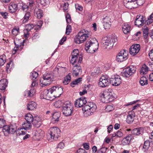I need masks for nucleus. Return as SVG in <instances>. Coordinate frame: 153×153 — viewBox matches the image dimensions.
I'll return each instance as SVG.
<instances>
[{"label":"nucleus","mask_w":153,"mask_h":153,"mask_svg":"<svg viewBox=\"0 0 153 153\" xmlns=\"http://www.w3.org/2000/svg\"><path fill=\"white\" fill-rule=\"evenodd\" d=\"M62 92L63 88L62 87L55 86L49 89L45 90L43 92V95L45 98H51L53 97H59Z\"/></svg>","instance_id":"nucleus-1"},{"label":"nucleus","mask_w":153,"mask_h":153,"mask_svg":"<svg viewBox=\"0 0 153 153\" xmlns=\"http://www.w3.org/2000/svg\"><path fill=\"white\" fill-rule=\"evenodd\" d=\"M99 44L96 39H91L87 41L85 43V50L88 53H93L97 51Z\"/></svg>","instance_id":"nucleus-2"},{"label":"nucleus","mask_w":153,"mask_h":153,"mask_svg":"<svg viewBox=\"0 0 153 153\" xmlns=\"http://www.w3.org/2000/svg\"><path fill=\"white\" fill-rule=\"evenodd\" d=\"M117 39L114 37H104L101 40L103 48L108 50L112 49L114 44L117 41Z\"/></svg>","instance_id":"nucleus-3"},{"label":"nucleus","mask_w":153,"mask_h":153,"mask_svg":"<svg viewBox=\"0 0 153 153\" xmlns=\"http://www.w3.org/2000/svg\"><path fill=\"white\" fill-rule=\"evenodd\" d=\"M60 131L57 127L51 128L47 135V138L48 140H51L52 139L56 140L60 136Z\"/></svg>","instance_id":"nucleus-4"},{"label":"nucleus","mask_w":153,"mask_h":153,"mask_svg":"<svg viewBox=\"0 0 153 153\" xmlns=\"http://www.w3.org/2000/svg\"><path fill=\"white\" fill-rule=\"evenodd\" d=\"M88 32L85 30L79 31L76 36L74 41L76 43L80 44L84 42L89 37Z\"/></svg>","instance_id":"nucleus-5"},{"label":"nucleus","mask_w":153,"mask_h":153,"mask_svg":"<svg viewBox=\"0 0 153 153\" xmlns=\"http://www.w3.org/2000/svg\"><path fill=\"white\" fill-rule=\"evenodd\" d=\"M102 102L108 103L114 100V97L112 93L109 90L103 91L100 94Z\"/></svg>","instance_id":"nucleus-6"},{"label":"nucleus","mask_w":153,"mask_h":153,"mask_svg":"<svg viewBox=\"0 0 153 153\" xmlns=\"http://www.w3.org/2000/svg\"><path fill=\"white\" fill-rule=\"evenodd\" d=\"M73 107L72 104L68 101H66L62 105L63 114L66 116H71L73 111Z\"/></svg>","instance_id":"nucleus-7"},{"label":"nucleus","mask_w":153,"mask_h":153,"mask_svg":"<svg viewBox=\"0 0 153 153\" xmlns=\"http://www.w3.org/2000/svg\"><path fill=\"white\" fill-rule=\"evenodd\" d=\"M52 75L50 74L45 73L44 74L40 80V86L43 87L50 85L52 82Z\"/></svg>","instance_id":"nucleus-8"},{"label":"nucleus","mask_w":153,"mask_h":153,"mask_svg":"<svg viewBox=\"0 0 153 153\" xmlns=\"http://www.w3.org/2000/svg\"><path fill=\"white\" fill-rule=\"evenodd\" d=\"M97 108L96 105L93 102H89L83 107V110L84 113L90 115L96 111Z\"/></svg>","instance_id":"nucleus-9"},{"label":"nucleus","mask_w":153,"mask_h":153,"mask_svg":"<svg viewBox=\"0 0 153 153\" xmlns=\"http://www.w3.org/2000/svg\"><path fill=\"white\" fill-rule=\"evenodd\" d=\"M136 70V68L133 66L127 67L121 72L122 76L125 77H129L134 73Z\"/></svg>","instance_id":"nucleus-10"},{"label":"nucleus","mask_w":153,"mask_h":153,"mask_svg":"<svg viewBox=\"0 0 153 153\" xmlns=\"http://www.w3.org/2000/svg\"><path fill=\"white\" fill-rule=\"evenodd\" d=\"M17 127L16 126L11 125L10 126L5 125L3 127V132L5 136L8 134H13L16 131V132Z\"/></svg>","instance_id":"nucleus-11"},{"label":"nucleus","mask_w":153,"mask_h":153,"mask_svg":"<svg viewBox=\"0 0 153 153\" xmlns=\"http://www.w3.org/2000/svg\"><path fill=\"white\" fill-rule=\"evenodd\" d=\"M110 82L113 85L117 86L121 83L122 80L119 76L115 75L110 79Z\"/></svg>","instance_id":"nucleus-12"},{"label":"nucleus","mask_w":153,"mask_h":153,"mask_svg":"<svg viewBox=\"0 0 153 153\" xmlns=\"http://www.w3.org/2000/svg\"><path fill=\"white\" fill-rule=\"evenodd\" d=\"M128 54L125 50H123L118 53L117 57L118 62H122L126 60L128 58Z\"/></svg>","instance_id":"nucleus-13"},{"label":"nucleus","mask_w":153,"mask_h":153,"mask_svg":"<svg viewBox=\"0 0 153 153\" xmlns=\"http://www.w3.org/2000/svg\"><path fill=\"white\" fill-rule=\"evenodd\" d=\"M140 49V46L139 44L133 45L129 49L130 53L133 56H134L139 52Z\"/></svg>","instance_id":"nucleus-14"},{"label":"nucleus","mask_w":153,"mask_h":153,"mask_svg":"<svg viewBox=\"0 0 153 153\" xmlns=\"http://www.w3.org/2000/svg\"><path fill=\"white\" fill-rule=\"evenodd\" d=\"M98 84L99 86L102 88H105L108 86L109 82L107 77L102 76L100 78Z\"/></svg>","instance_id":"nucleus-15"},{"label":"nucleus","mask_w":153,"mask_h":153,"mask_svg":"<svg viewBox=\"0 0 153 153\" xmlns=\"http://www.w3.org/2000/svg\"><path fill=\"white\" fill-rule=\"evenodd\" d=\"M145 18L143 15H137L134 22L135 25L138 27L143 26L145 23Z\"/></svg>","instance_id":"nucleus-16"},{"label":"nucleus","mask_w":153,"mask_h":153,"mask_svg":"<svg viewBox=\"0 0 153 153\" xmlns=\"http://www.w3.org/2000/svg\"><path fill=\"white\" fill-rule=\"evenodd\" d=\"M79 51L78 49H74L71 53V59L70 62L73 65L77 62L78 60V58L79 55Z\"/></svg>","instance_id":"nucleus-17"},{"label":"nucleus","mask_w":153,"mask_h":153,"mask_svg":"<svg viewBox=\"0 0 153 153\" xmlns=\"http://www.w3.org/2000/svg\"><path fill=\"white\" fill-rule=\"evenodd\" d=\"M87 101L85 97H81L76 100L75 105L76 107H81L86 104Z\"/></svg>","instance_id":"nucleus-18"},{"label":"nucleus","mask_w":153,"mask_h":153,"mask_svg":"<svg viewBox=\"0 0 153 153\" xmlns=\"http://www.w3.org/2000/svg\"><path fill=\"white\" fill-rule=\"evenodd\" d=\"M102 24L105 29L109 28L111 26V22L110 17L106 16L102 19Z\"/></svg>","instance_id":"nucleus-19"},{"label":"nucleus","mask_w":153,"mask_h":153,"mask_svg":"<svg viewBox=\"0 0 153 153\" xmlns=\"http://www.w3.org/2000/svg\"><path fill=\"white\" fill-rule=\"evenodd\" d=\"M66 71V69L65 67H62L59 68H56L54 70V74H55V76H58V74L59 76L63 75Z\"/></svg>","instance_id":"nucleus-20"},{"label":"nucleus","mask_w":153,"mask_h":153,"mask_svg":"<svg viewBox=\"0 0 153 153\" xmlns=\"http://www.w3.org/2000/svg\"><path fill=\"white\" fill-rule=\"evenodd\" d=\"M135 2L134 0H131L130 1H128V2L125 4V7L129 9L136 8L137 7V4Z\"/></svg>","instance_id":"nucleus-21"},{"label":"nucleus","mask_w":153,"mask_h":153,"mask_svg":"<svg viewBox=\"0 0 153 153\" xmlns=\"http://www.w3.org/2000/svg\"><path fill=\"white\" fill-rule=\"evenodd\" d=\"M122 28L123 32L125 34L128 33L131 30L130 25L127 23H124L123 24Z\"/></svg>","instance_id":"nucleus-22"},{"label":"nucleus","mask_w":153,"mask_h":153,"mask_svg":"<svg viewBox=\"0 0 153 153\" xmlns=\"http://www.w3.org/2000/svg\"><path fill=\"white\" fill-rule=\"evenodd\" d=\"M134 117L135 114L134 113L129 111L126 119V122L128 124L131 123L133 122Z\"/></svg>","instance_id":"nucleus-23"},{"label":"nucleus","mask_w":153,"mask_h":153,"mask_svg":"<svg viewBox=\"0 0 153 153\" xmlns=\"http://www.w3.org/2000/svg\"><path fill=\"white\" fill-rule=\"evenodd\" d=\"M32 123L33 126L36 127H39L41 125V120L39 117H36L34 118Z\"/></svg>","instance_id":"nucleus-24"},{"label":"nucleus","mask_w":153,"mask_h":153,"mask_svg":"<svg viewBox=\"0 0 153 153\" xmlns=\"http://www.w3.org/2000/svg\"><path fill=\"white\" fill-rule=\"evenodd\" d=\"M73 74L74 75L76 76L78 75L79 74L81 73L82 71L81 67L78 66L76 64L73 68Z\"/></svg>","instance_id":"nucleus-25"},{"label":"nucleus","mask_w":153,"mask_h":153,"mask_svg":"<svg viewBox=\"0 0 153 153\" xmlns=\"http://www.w3.org/2000/svg\"><path fill=\"white\" fill-rule=\"evenodd\" d=\"M8 81L6 79H3L0 80V89L5 90L7 86Z\"/></svg>","instance_id":"nucleus-26"},{"label":"nucleus","mask_w":153,"mask_h":153,"mask_svg":"<svg viewBox=\"0 0 153 153\" xmlns=\"http://www.w3.org/2000/svg\"><path fill=\"white\" fill-rule=\"evenodd\" d=\"M37 108V104L34 102L31 101L29 102L27 105V109L28 110H33Z\"/></svg>","instance_id":"nucleus-27"},{"label":"nucleus","mask_w":153,"mask_h":153,"mask_svg":"<svg viewBox=\"0 0 153 153\" xmlns=\"http://www.w3.org/2000/svg\"><path fill=\"white\" fill-rule=\"evenodd\" d=\"M17 4L14 3H10L9 6V10L10 13L15 12L17 10Z\"/></svg>","instance_id":"nucleus-28"},{"label":"nucleus","mask_w":153,"mask_h":153,"mask_svg":"<svg viewBox=\"0 0 153 153\" xmlns=\"http://www.w3.org/2000/svg\"><path fill=\"white\" fill-rule=\"evenodd\" d=\"M36 90L34 88H31L30 90H26L25 91L26 95L30 97H33L35 94Z\"/></svg>","instance_id":"nucleus-29"},{"label":"nucleus","mask_w":153,"mask_h":153,"mask_svg":"<svg viewBox=\"0 0 153 153\" xmlns=\"http://www.w3.org/2000/svg\"><path fill=\"white\" fill-rule=\"evenodd\" d=\"M34 15L39 19L41 18L42 16L43 12L42 10L38 8H36L34 10Z\"/></svg>","instance_id":"nucleus-30"},{"label":"nucleus","mask_w":153,"mask_h":153,"mask_svg":"<svg viewBox=\"0 0 153 153\" xmlns=\"http://www.w3.org/2000/svg\"><path fill=\"white\" fill-rule=\"evenodd\" d=\"M52 121L54 123H57L59 120L60 114L59 112H55L52 114Z\"/></svg>","instance_id":"nucleus-31"},{"label":"nucleus","mask_w":153,"mask_h":153,"mask_svg":"<svg viewBox=\"0 0 153 153\" xmlns=\"http://www.w3.org/2000/svg\"><path fill=\"white\" fill-rule=\"evenodd\" d=\"M22 126L23 128L25 130L30 129L32 127L31 123L26 121L22 124Z\"/></svg>","instance_id":"nucleus-32"},{"label":"nucleus","mask_w":153,"mask_h":153,"mask_svg":"<svg viewBox=\"0 0 153 153\" xmlns=\"http://www.w3.org/2000/svg\"><path fill=\"white\" fill-rule=\"evenodd\" d=\"M149 71L148 67L145 64L142 65L140 72L141 74H144L147 73Z\"/></svg>","instance_id":"nucleus-33"},{"label":"nucleus","mask_w":153,"mask_h":153,"mask_svg":"<svg viewBox=\"0 0 153 153\" xmlns=\"http://www.w3.org/2000/svg\"><path fill=\"white\" fill-rule=\"evenodd\" d=\"M25 40H23L22 42L21 40L18 39H15L14 40V43L16 46L23 47L24 45V42Z\"/></svg>","instance_id":"nucleus-34"},{"label":"nucleus","mask_w":153,"mask_h":153,"mask_svg":"<svg viewBox=\"0 0 153 153\" xmlns=\"http://www.w3.org/2000/svg\"><path fill=\"white\" fill-rule=\"evenodd\" d=\"M140 83L141 86L146 85L148 84V79L144 76L141 77L139 81Z\"/></svg>","instance_id":"nucleus-35"},{"label":"nucleus","mask_w":153,"mask_h":153,"mask_svg":"<svg viewBox=\"0 0 153 153\" xmlns=\"http://www.w3.org/2000/svg\"><path fill=\"white\" fill-rule=\"evenodd\" d=\"M30 16V13L29 12L27 11L26 12L23 18L22 22L23 23H25L28 21Z\"/></svg>","instance_id":"nucleus-36"},{"label":"nucleus","mask_w":153,"mask_h":153,"mask_svg":"<svg viewBox=\"0 0 153 153\" xmlns=\"http://www.w3.org/2000/svg\"><path fill=\"white\" fill-rule=\"evenodd\" d=\"M25 118L26 121L30 123H32L34 118L32 115L30 113L27 114L25 115Z\"/></svg>","instance_id":"nucleus-37"},{"label":"nucleus","mask_w":153,"mask_h":153,"mask_svg":"<svg viewBox=\"0 0 153 153\" xmlns=\"http://www.w3.org/2000/svg\"><path fill=\"white\" fill-rule=\"evenodd\" d=\"M28 4L27 6L25 5L22 6L23 10H24L26 7H27V8H30V9H32V8L35 6L34 2L33 0L30 1Z\"/></svg>","instance_id":"nucleus-38"},{"label":"nucleus","mask_w":153,"mask_h":153,"mask_svg":"<svg viewBox=\"0 0 153 153\" xmlns=\"http://www.w3.org/2000/svg\"><path fill=\"white\" fill-rule=\"evenodd\" d=\"M141 128H134L131 131L132 134L134 135H138L141 133Z\"/></svg>","instance_id":"nucleus-39"},{"label":"nucleus","mask_w":153,"mask_h":153,"mask_svg":"<svg viewBox=\"0 0 153 153\" xmlns=\"http://www.w3.org/2000/svg\"><path fill=\"white\" fill-rule=\"evenodd\" d=\"M150 145L149 141L148 140H146L144 143L143 146V150L144 152H146L149 149Z\"/></svg>","instance_id":"nucleus-40"},{"label":"nucleus","mask_w":153,"mask_h":153,"mask_svg":"<svg viewBox=\"0 0 153 153\" xmlns=\"http://www.w3.org/2000/svg\"><path fill=\"white\" fill-rule=\"evenodd\" d=\"M62 100H58L54 102V105L56 108H59L62 106L64 104Z\"/></svg>","instance_id":"nucleus-41"},{"label":"nucleus","mask_w":153,"mask_h":153,"mask_svg":"<svg viewBox=\"0 0 153 153\" xmlns=\"http://www.w3.org/2000/svg\"><path fill=\"white\" fill-rule=\"evenodd\" d=\"M153 22V13L145 21L146 25H149Z\"/></svg>","instance_id":"nucleus-42"},{"label":"nucleus","mask_w":153,"mask_h":153,"mask_svg":"<svg viewBox=\"0 0 153 153\" xmlns=\"http://www.w3.org/2000/svg\"><path fill=\"white\" fill-rule=\"evenodd\" d=\"M71 77L70 75L69 74L67 76L64 78V79L63 80V82L64 85H66L68 84L70 82Z\"/></svg>","instance_id":"nucleus-43"},{"label":"nucleus","mask_w":153,"mask_h":153,"mask_svg":"<svg viewBox=\"0 0 153 153\" xmlns=\"http://www.w3.org/2000/svg\"><path fill=\"white\" fill-rule=\"evenodd\" d=\"M43 133V131H37L36 133H35V135L37 137V139H40L43 137L44 136Z\"/></svg>","instance_id":"nucleus-44"},{"label":"nucleus","mask_w":153,"mask_h":153,"mask_svg":"<svg viewBox=\"0 0 153 153\" xmlns=\"http://www.w3.org/2000/svg\"><path fill=\"white\" fill-rule=\"evenodd\" d=\"M6 57L5 55L3 54L0 56V65L3 66L5 62Z\"/></svg>","instance_id":"nucleus-45"},{"label":"nucleus","mask_w":153,"mask_h":153,"mask_svg":"<svg viewBox=\"0 0 153 153\" xmlns=\"http://www.w3.org/2000/svg\"><path fill=\"white\" fill-rule=\"evenodd\" d=\"M82 80V78H79L76 79L74 81L72 82L71 84V86L72 87H74V85H77Z\"/></svg>","instance_id":"nucleus-46"},{"label":"nucleus","mask_w":153,"mask_h":153,"mask_svg":"<svg viewBox=\"0 0 153 153\" xmlns=\"http://www.w3.org/2000/svg\"><path fill=\"white\" fill-rule=\"evenodd\" d=\"M123 135L122 132L120 130L118 131L117 132L114 133L112 134V137H120Z\"/></svg>","instance_id":"nucleus-47"},{"label":"nucleus","mask_w":153,"mask_h":153,"mask_svg":"<svg viewBox=\"0 0 153 153\" xmlns=\"http://www.w3.org/2000/svg\"><path fill=\"white\" fill-rule=\"evenodd\" d=\"M38 74L37 72L33 71L30 73V77L32 79L34 80L36 79L38 77Z\"/></svg>","instance_id":"nucleus-48"},{"label":"nucleus","mask_w":153,"mask_h":153,"mask_svg":"<svg viewBox=\"0 0 153 153\" xmlns=\"http://www.w3.org/2000/svg\"><path fill=\"white\" fill-rule=\"evenodd\" d=\"M23 128H18L17 131H16V134L17 135H24L26 133L25 131H24Z\"/></svg>","instance_id":"nucleus-49"},{"label":"nucleus","mask_w":153,"mask_h":153,"mask_svg":"<svg viewBox=\"0 0 153 153\" xmlns=\"http://www.w3.org/2000/svg\"><path fill=\"white\" fill-rule=\"evenodd\" d=\"M34 26L32 24L27 25L25 26V28L27 32L30 31L34 27Z\"/></svg>","instance_id":"nucleus-50"},{"label":"nucleus","mask_w":153,"mask_h":153,"mask_svg":"<svg viewBox=\"0 0 153 153\" xmlns=\"http://www.w3.org/2000/svg\"><path fill=\"white\" fill-rule=\"evenodd\" d=\"M71 31V26L69 25H67L66 28L65 33L67 35H68L70 34Z\"/></svg>","instance_id":"nucleus-51"},{"label":"nucleus","mask_w":153,"mask_h":153,"mask_svg":"<svg viewBox=\"0 0 153 153\" xmlns=\"http://www.w3.org/2000/svg\"><path fill=\"white\" fill-rule=\"evenodd\" d=\"M50 3L49 0H40V3L41 5L45 6Z\"/></svg>","instance_id":"nucleus-52"},{"label":"nucleus","mask_w":153,"mask_h":153,"mask_svg":"<svg viewBox=\"0 0 153 153\" xmlns=\"http://www.w3.org/2000/svg\"><path fill=\"white\" fill-rule=\"evenodd\" d=\"M135 3L138 5L141 6L145 2V0H134Z\"/></svg>","instance_id":"nucleus-53"},{"label":"nucleus","mask_w":153,"mask_h":153,"mask_svg":"<svg viewBox=\"0 0 153 153\" xmlns=\"http://www.w3.org/2000/svg\"><path fill=\"white\" fill-rule=\"evenodd\" d=\"M19 32V28H13L12 31V33L15 36L17 35Z\"/></svg>","instance_id":"nucleus-54"},{"label":"nucleus","mask_w":153,"mask_h":153,"mask_svg":"<svg viewBox=\"0 0 153 153\" xmlns=\"http://www.w3.org/2000/svg\"><path fill=\"white\" fill-rule=\"evenodd\" d=\"M5 121L3 118H0V128H3L5 126Z\"/></svg>","instance_id":"nucleus-55"},{"label":"nucleus","mask_w":153,"mask_h":153,"mask_svg":"<svg viewBox=\"0 0 153 153\" xmlns=\"http://www.w3.org/2000/svg\"><path fill=\"white\" fill-rule=\"evenodd\" d=\"M65 17L67 23H71V16L69 13H67Z\"/></svg>","instance_id":"nucleus-56"},{"label":"nucleus","mask_w":153,"mask_h":153,"mask_svg":"<svg viewBox=\"0 0 153 153\" xmlns=\"http://www.w3.org/2000/svg\"><path fill=\"white\" fill-rule=\"evenodd\" d=\"M114 109L113 107L111 105H107L105 108V110L108 112H109Z\"/></svg>","instance_id":"nucleus-57"},{"label":"nucleus","mask_w":153,"mask_h":153,"mask_svg":"<svg viewBox=\"0 0 153 153\" xmlns=\"http://www.w3.org/2000/svg\"><path fill=\"white\" fill-rule=\"evenodd\" d=\"M75 7L77 10H78L80 11H82L83 10L82 7L78 4H75Z\"/></svg>","instance_id":"nucleus-58"},{"label":"nucleus","mask_w":153,"mask_h":153,"mask_svg":"<svg viewBox=\"0 0 153 153\" xmlns=\"http://www.w3.org/2000/svg\"><path fill=\"white\" fill-rule=\"evenodd\" d=\"M100 72V68H95L94 69V72H92L93 75L98 74Z\"/></svg>","instance_id":"nucleus-59"},{"label":"nucleus","mask_w":153,"mask_h":153,"mask_svg":"<svg viewBox=\"0 0 153 153\" xmlns=\"http://www.w3.org/2000/svg\"><path fill=\"white\" fill-rule=\"evenodd\" d=\"M106 148L104 147H102L99 150L97 153H105Z\"/></svg>","instance_id":"nucleus-60"},{"label":"nucleus","mask_w":153,"mask_h":153,"mask_svg":"<svg viewBox=\"0 0 153 153\" xmlns=\"http://www.w3.org/2000/svg\"><path fill=\"white\" fill-rule=\"evenodd\" d=\"M65 146V144L63 142H61L59 143L58 146L57 148H59L60 149H63Z\"/></svg>","instance_id":"nucleus-61"},{"label":"nucleus","mask_w":153,"mask_h":153,"mask_svg":"<svg viewBox=\"0 0 153 153\" xmlns=\"http://www.w3.org/2000/svg\"><path fill=\"white\" fill-rule=\"evenodd\" d=\"M132 135L131 134H129L127 136L125 137L124 138L125 139H126V140L128 141V142L130 143V141L132 139Z\"/></svg>","instance_id":"nucleus-62"},{"label":"nucleus","mask_w":153,"mask_h":153,"mask_svg":"<svg viewBox=\"0 0 153 153\" xmlns=\"http://www.w3.org/2000/svg\"><path fill=\"white\" fill-rule=\"evenodd\" d=\"M39 34L38 33H35L32 37V40H35L39 37Z\"/></svg>","instance_id":"nucleus-63"},{"label":"nucleus","mask_w":153,"mask_h":153,"mask_svg":"<svg viewBox=\"0 0 153 153\" xmlns=\"http://www.w3.org/2000/svg\"><path fill=\"white\" fill-rule=\"evenodd\" d=\"M77 153H87L85 149H80L77 151Z\"/></svg>","instance_id":"nucleus-64"}]
</instances>
